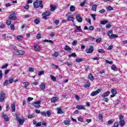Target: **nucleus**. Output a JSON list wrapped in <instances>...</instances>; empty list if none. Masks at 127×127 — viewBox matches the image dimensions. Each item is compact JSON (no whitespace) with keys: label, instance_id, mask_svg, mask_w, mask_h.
Returning <instances> with one entry per match:
<instances>
[{"label":"nucleus","instance_id":"obj_1","mask_svg":"<svg viewBox=\"0 0 127 127\" xmlns=\"http://www.w3.org/2000/svg\"><path fill=\"white\" fill-rule=\"evenodd\" d=\"M42 0L39 1L38 0H36V1L33 2L34 7L36 8H39V7L43 8V4H42Z\"/></svg>","mask_w":127,"mask_h":127},{"label":"nucleus","instance_id":"obj_2","mask_svg":"<svg viewBox=\"0 0 127 127\" xmlns=\"http://www.w3.org/2000/svg\"><path fill=\"white\" fill-rule=\"evenodd\" d=\"M16 119L17 120V121L18 123H19V125L20 126H22L23 125V123H24V118L23 117H22L20 118L17 115H16Z\"/></svg>","mask_w":127,"mask_h":127},{"label":"nucleus","instance_id":"obj_3","mask_svg":"<svg viewBox=\"0 0 127 127\" xmlns=\"http://www.w3.org/2000/svg\"><path fill=\"white\" fill-rule=\"evenodd\" d=\"M101 92H102V89H98L96 91L92 92L91 94V96H92V97H94V96H97V95H99V94H100Z\"/></svg>","mask_w":127,"mask_h":127},{"label":"nucleus","instance_id":"obj_4","mask_svg":"<svg viewBox=\"0 0 127 127\" xmlns=\"http://www.w3.org/2000/svg\"><path fill=\"white\" fill-rule=\"evenodd\" d=\"M93 52H94V47L92 45L89 46V48L85 50V52L86 53H88V54H92V53Z\"/></svg>","mask_w":127,"mask_h":127},{"label":"nucleus","instance_id":"obj_5","mask_svg":"<svg viewBox=\"0 0 127 127\" xmlns=\"http://www.w3.org/2000/svg\"><path fill=\"white\" fill-rule=\"evenodd\" d=\"M15 13L14 12H13L12 14H10L9 16V19H11L12 20H15V19H17V18L16 17V15H15Z\"/></svg>","mask_w":127,"mask_h":127},{"label":"nucleus","instance_id":"obj_6","mask_svg":"<svg viewBox=\"0 0 127 127\" xmlns=\"http://www.w3.org/2000/svg\"><path fill=\"white\" fill-rule=\"evenodd\" d=\"M111 93L112 95H111V98H114L118 94V91H117V89L113 88L111 89Z\"/></svg>","mask_w":127,"mask_h":127},{"label":"nucleus","instance_id":"obj_7","mask_svg":"<svg viewBox=\"0 0 127 127\" xmlns=\"http://www.w3.org/2000/svg\"><path fill=\"white\" fill-rule=\"evenodd\" d=\"M40 104H41V101L39 100L33 103L35 108H40Z\"/></svg>","mask_w":127,"mask_h":127},{"label":"nucleus","instance_id":"obj_8","mask_svg":"<svg viewBox=\"0 0 127 127\" xmlns=\"http://www.w3.org/2000/svg\"><path fill=\"white\" fill-rule=\"evenodd\" d=\"M4 99H5V94L1 93L0 94V103H3L4 102Z\"/></svg>","mask_w":127,"mask_h":127},{"label":"nucleus","instance_id":"obj_9","mask_svg":"<svg viewBox=\"0 0 127 127\" xmlns=\"http://www.w3.org/2000/svg\"><path fill=\"white\" fill-rule=\"evenodd\" d=\"M76 19H77L78 22H82L83 21V19L81 17V15L79 14H77L75 15Z\"/></svg>","mask_w":127,"mask_h":127},{"label":"nucleus","instance_id":"obj_10","mask_svg":"<svg viewBox=\"0 0 127 127\" xmlns=\"http://www.w3.org/2000/svg\"><path fill=\"white\" fill-rule=\"evenodd\" d=\"M25 53V52H24V51H21V50H18V51H16L15 52V54L17 55H20V56L23 55Z\"/></svg>","mask_w":127,"mask_h":127},{"label":"nucleus","instance_id":"obj_11","mask_svg":"<svg viewBox=\"0 0 127 127\" xmlns=\"http://www.w3.org/2000/svg\"><path fill=\"white\" fill-rule=\"evenodd\" d=\"M109 95H110V91H107L103 93V94L101 95V97H102V98H106L108 97Z\"/></svg>","mask_w":127,"mask_h":127},{"label":"nucleus","instance_id":"obj_12","mask_svg":"<svg viewBox=\"0 0 127 127\" xmlns=\"http://www.w3.org/2000/svg\"><path fill=\"white\" fill-rule=\"evenodd\" d=\"M11 108L12 110V112H13V113H15V103H12Z\"/></svg>","mask_w":127,"mask_h":127},{"label":"nucleus","instance_id":"obj_13","mask_svg":"<svg viewBox=\"0 0 127 127\" xmlns=\"http://www.w3.org/2000/svg\"><path fill=\"white\" fill-rule=\"evenodd\" d=\"M76 109H77V110H85V106L82 105H76Z\"/></svg>","mask_w":127,"mask_h":127},{"label":"nucleus","instance_id":"obj_14","mask_svg":"<svg viewBox=\"0 0 127 127\" xmlns=\"http://www.w3.org/2000/svg\"><path fill=\"white\" fill-rule=\"evenodd\" d=\"M59 99V98L58 97H53L51 100V103H55V102H57V101H58Z\"/></svg>","mask_w":127,"mask_h":127},{"label":"nucleus","instance_id":"obj_15","mask_svg":"<svg viewBox=\"0 0 127 127\" xmlns=\"http://www.w3.org/2000/svg\"><path fill=\"white\" fill-rule=\"evenodd\" d=\"M64 123L66 126L70 125V119H66L64 121Z\"/></svg>","mask_w":127,"mask_h":127},{"label":"nucleus","instance_id":"obj_16","mask_svg":"<svg viewBox=\"0 0 127 127\" xmlns=\"http://www.w3.org/2000/svg\"><path fill=\"white\" fill-rule=\"evenodd\" d=\"M119 125L122 127H124V126H125V125H126L125 120H120V121L119 122Z\"/></svg>","mask_w":127,"mask_h":127},{"label":"nucleus","instance_id":"obj_17","mask_svg":"<svg viewBox=\"0 0 127 127\" xmlns=\"http://www.w3.org/2000/svg\"><path fill=\"white\" fill-rule=\"evenodd\" d=\"M50 14H51V12L50 11H46L45 12H44L42 14V15H46V16H49V15H50Z\"/></svg>","mask_w":127,"mask_h":127},{"label":"nucleus","instance_id":"obj_18","mask_svg":"<svg viewBox=\"0 0 127 127\" xmlns=\"http://www.w3.org/2000/svg\"><path fill=\"white\" fill-rule=\"evenodd\" d=\"M17 40H18V41H22V40H23V37L20 35L17 36Z\"/></svg>","mask_w":127,"mask_h":127},{"label":"nucleus","instance_id":"obj_19","mask_svg":"<svg viewBox=\"0 0 127 127\" xmlns=\"http://www.w3.org/2000/svg\"><path fill=\"white\" fill-rule=\"evenodd\" d=\"M64 50L70 52V51H71V48H70V47H69L68 45H66L64 48Z\"/></svg>","mask_w":127,"mask_h":127},{"label":"nucleus","instance_id":"obj_20","mask_svg":"<svg viewBox=\"0 0 127 127\" xmlns=\"http://www.w3.org/2000/svg\"><path fill=\"white\" fill-rule=\"evenodd\" d=\"M67 21H72V22H74V18L73 17L68 16H67Z\"/></svg>","mask_w":127,"mask_h":127},{"label":"nucleus","instance_id":"obj_21","mask_svg":"<svg viewBox=\"0 0 127 127\" xmlns=\"http://www.w3.org/2000/svg\"><path fill=\"white\" fill-rule=\"evenodd\" d=\"M3 118L4 119L6 122H8L9 121V118L6 115H3Z\"/></svg>","mask_w":127,"mask_h":127},{"label":"nucleus","instance_id":"obj_22","mask_svg":"<svg viewBox=\"0 0 127 127\" xmlns=\"http://www.w3.org/2000/svg\"><path fill=\"white\" fill-rule=\"evenodd\" d=\"M43 42H45V43L48 42L49 43H52V44L54 43L53 41H52L51 40H47V39H45V40H43Z\"/></svg>","mask_w":127,"mask_h":127},{"label":"nucleus","instance_id":"obj_23","mask_svg":"<svg viewBox=\"0 0 127 127\" xmlns=\"http://www.w3.org/2000/svg\"><path fill=\"white\" fill-rule=\"evenodd\" d=\"M34 50H36V51H39L40 50V47L38 45H35L34 47Z\"/></svg>","mask_w":127,"mask_h":127},{"label":"nucleus","instance_id":"obj_24","mask_svg":"<svg viewBox=\"0 0 127 127\" xmlns=\"http://www.w3.org/2000/svg\"><path fill=\"white\" fill-rule=\"evenodd\" d=\"M117 37H118V35L112 34L109 38L110 39H114V38H117Z\"/></svg>","mask_w":127,"mask_h":127},{"label":"nucleus","instance_id":"obj_25","mask_svg":"<svg viewBox=\"0 0 127 127\" xmlns=\"http://www.w3.org/2000/svg\"><path fill=\"white\" fill-rule=\"evenodd\" d=\"M40 88L41 90H45V84L42 83L40 86Z\"/></svg>","mask_w":127,"mask_h":127},{"label":"nucleus","instance_id":"obj_26","mask_svg":"<svg viewBox=\"0 0 127 127\" xmlns=\"http://www.w3.org/2000/svg\"><path fill=\"white\" fill-rule=\"evenodd\" d=\"M75 9H76V7L74 5H71L70 7V11H75Z\"/></svg>","mask_w":127,"mask_h":127},{"label":"nucleus","instance_id":"obj_27","mask_svg":"<svg viewBox=\"0 0 127 127\" xmlns=\"http://www.w3.org/2000/svg\"><path fill=\"white\" fill-rule=\"evenodd\" d=\"M64 112L63 111H62V110L61 109V108H58V114H64Z\"/></svg>","mask_w":127,"mask_h":127},{"label":"nucleus","instance_id":"obj_28","mask_svg":"<svg viewBox=\"0 0 127 127\" xmlns=\"http://www.w3.org/2000/svg\"><path fill=\"white\" fill-rule=\"evenodd\" d=\"M55 9H56V7L54 5H51L50 9L51 11H54Z\"/></svg>","mask_w":127,"mask_h":127},{"label":"nucleus","instance_id":"obj_29","mask_svg":"<svg viewBox=\"0 0 127 127\" xmlns=\"http://www.w3.org/2000/svg\"><path fill=\"white\" fill-rule=\"evenodd\" d=\"M89 80H91V81H93V80H94V76H93L92 73L89 74Z\"/></svg>","mask_w":127,"mask_h":127},{"label":"nucleus","instance_id":"obj_30","mask_svg":"<svg viewBox=\"0 0 127 127\" xmlns=\"http://www.w3.org/2000/svg\"><path fill=\"white\" fill-rule=\"evenodd\" d=\"M97 5L96 4H94L92 5V9L94 11H96V9H97Z\"/></svg>","mask_w":127,"mask_h":127},{"label":"nucleus","instance_id":"obj_31","mask_svg":"<svg viewBox=\"0 0 127 127\" xmlns=\"http://www.w3.org/2000/svg\"><path fill=\"white\" fill-rule=\"evenodd\" d=\"M108 23V21L107 20H102L100 21V24L105 25Z\"/></svg>","mask_w":127,"mask_h":127},{"label":"nucleus","instance_id":"obj_32","mask_svg":"<svg viewBox=\"0 0 127 127\" xmlns=\"http://www.w3.org/2000/svg\"><path fill=\"white\" fill-rule=\"evenodd\" d=\"M75 27L77 30L78 31H82V29H81V26H78L77 25H75Z\"/></svg>","mask_w":127,"mask_h":127},{"label":"nucleus","instance_id":"obj_33","mask_svg":"<svg viewBox=\"0 0 127 127\" xmlns=\"http://www.w3.org/2000/svg\"><path fill=\"white\" fill-rule=\"evenodd\" d=\"M112 34H113V31L112 30H110V31H108V33H107V35H108L109 38Z\"/></svg>","mask_w":127,"mask_h":127},{"label":"nucleus","instance_id":"obj_34","mask_svg":"<svg viewBox=\"0 0 127 127\" xmlns=\"http://www.w3.org/2000/svg\"><path fill=\"white\" fill-rule=\"evenodd\" d=\"M51 80H52V81H53L54 82H56V78L54 75H51Z\"/></svg>","mask_w":127,"mask_h":127},{"label":"nucleus","instance_id":"obj_35","mask_svg":"<svg viewBox=\"0 0 127 127\" xmlns=\"http://www.w3.org/2000/svg\"><path fill=\"white\" fill-rule=\"evenodd\" d=\"M34 22L35 24H38L40 22V20H39V19H36L34 20Z\"/></svg>","mask_w":127,"mask_h":127},{"label":"nucleus","instance_id":"obj_36","mask_svg":"<svg viewBox=\"0 0 127 127\" xmlns=\"http://www.w3.org/2000/svg\"><path fill=\"white\" fill-rule=\"evenodd\" d=\"M6 24H7V25H10V24H11V20H7L6 21Z\"/></svg>","mask_w":127,"mask_h":127},{"label":"nucleus","instance_id":"obj_37","mask_svg":"<svg viewBox=\"0 0 127 127\" xmlns=\"http://www.w3.org/2000/svg\"><path fill=\"white\" fill-rule=\"evenodd\" d=\"M11 30H12V31H14V29H15V28L14 27V25L12 24L10 26Z\"/></svg>","mask_w":127,"mask_h":127},{"label":"nucleus","instance_id":"obj_38","mask_svg":"<svg viewBox=\"0 0 127 127\" xmlns=\"http://www.w3.org/2000/svg\"><path fill=\"white\" fill-rule=\"evenodd\" d=\"M8 81L9 83H10V84L13 83V78H12V77L9 78V80Z\"/></svg>","mask_w":127,"mask_h":127},{"label":"nucleus","instance_id":"obj_39","mask_svg":"<svg viewBox=\"0 0 127 127\" xmlns=\"http://www.w3.org/2000/svg\"><path fill=\"white\" fill-rule=\"evenodd\" d=\"M112 26V24L109 23L106 25V28L107 29H109V28H111V27Z\"/></svg>","mask_w":127,"mask_h":127},{"label":"nucleus","instance_id":"obj_40","mask_svg":"<svg viewBox=\"0 0 127 127\" xmlns=\"http://www.w3.org/2000/svg\"><path fill=\"white\" fill-rule=\"evenodd\" d=\"M77 55L75 53H72L71 55H69V57H76Z\"/></svg>","mask_w":127,"mask_h":127},{"label":"nucleus","instance_id":"obj_41","mask_svg":"<svg viewBox=\"0 0 127 127\" xmlns=\"http://www.w3.org/2000/svg\"><path fill=\"white\" fill-rule=\"evenodd\" d=\"M82 61H83V59H76L75 60V62H76L77 63L82 62Z\"/></svg>","mask_w":127,"mask_h":127},{"label":"nucleus","instance_id":"obj_42","mask_svg":"<svg viewBox=\"0 0 127 127\" xmlns=\"http://www.w3.org/2000/svg\"><path fill=\"white\" fill-rule=\"evenodd\" d=\"M99 121H101V122H103V115H102V114L99 115Z\"/></svg>","mask_w":127,"mask_h":127},{"label":"nucleus","instance_id":"obj_43","mask_svg":"<svg viewBox=\"0 0 127 127\" xmlns=\"http://www.w3.org/2000/svg\"><path fill=\"white\" fill-rule=\"evenodd\" d=\"M91 16L93 19V20H96V14H91Z\"/></svg>","mask_w":127,"mask_h":127},{"label":"nucleus","instance_id":"obj_44","mask_svg":"<svg viewBox=\"0 0 127 127\" xmlns=\"http://www.w3.org/2000/svg\"><path fill=\"white\" fill-rule=\"evenodd\" d=\"M7 66H8V64H5V65L1 66V69H6L7 68Z\"/></svg>","mask_w":127,"mask_h":127},{"label":"nucleus","instance_id":"obj_45","mask_svg":"<svg viewBox=\"0 0 127 127\" xmlns=\"http://www.w3.org/2000/svg\"><path fill=\"white\" fill-rule=\"evenodd\" d=\"M103 101H104V102H106V103H108L109 102V99L108 98L106 97H103Z\"/></svg>","mask_w":127,"mask_h":127},{"label":"nucleus","instance_id":"obj_46","mask_svg":"<svg viewBox=\"0 0 127 127\" xmlns=\"http://www.w3.org/2000/svg\"><path fill=\"white\" fill-rule=\"evenodd\" d=\"M105 12H106V10H105V9H102L101 10H99V13H105Z\"/></svg>","mask_w":127,"mask_h":127},{"label":"nucleus","instance_id":"obj_47","mask_svg":"<svg viewBox=\"0 0 127 127\" xmlns=\"http://www.w3.org/2000/svg\"><path fill=\"white\" fill-rule=\"evenodd\" d=\"M114 10V8L110 6H109L108 7H107V11H109L110 10Z\"/></svg>","mask_w":127,"mask_h":127},{"label":"nucleus","instance_id":"obj_48","mask_svg":"<svg viewBox=\"0 0 127 127\" xmlns=\"http://www.w3.org/2000/svg\"><path fill=\"white\" fill-rule=\"evenodd\" d=\"M78 121L79 122H81V123H83V122H84V120H83V118H82V117H78Z\"/></svg>","mask_w":127,"mask_h":127},{"label":"nucleus","instance_id":"obj_49","mask_svg":"<svg viewBox=\"0 0 127 127\" xmlns=\"http://www.w3.org/2000/svg\"><path fill=\"white\" fill-rule=\"evenodd\" d=\"M46 114L48 117H50V116H51V112L50 111H48L47 112H46Z\"/></svg>","mask_w":127,"mask_h":127},{"label":"nucleus","instance_id":"obj_50","mask_svg":"<svg viewBox=\"0 0 127 127\" xmlns=\"http://www.w3.org/2000/svg\"><path fill=\"white\" fill-rule=\"evenodd\" d=\"M38 74L39 76H42V75H43V74H44V71L43 70L40 71Z\"/></svg>","mask_w":127,"mask_h":127},{"label":"nucleus","instance_id":"obj_51","mask_svg":"<svg viewBox=\"0 0 127 127\" xmlns=\"http://www.w3.org/2000/svg\"><path fill=\"white\" fill-rule=\"evenodd\" d=\"M8 84V80H6L3 83V86H7Z\"/></svg>","mask_w":127,"mask_h":127},{"label":"nucleus","instance_id":"obj_52","mask_svg":"<svg viewBox=\"0 0 127 127\" xmlns=\"http://www.w3.org/2000/svg\"><path fill=\"white\" fill-rule=\"evenodd\" d=\"M65 65L66 66H68L69 67H70V66H72V63L66 62L65 63Z\"/></svg>","mask_w":127,"mask_h":127},{"label":"nucleus","instance_id":"obj_53","mask_svg":"<svg viewBox=\"0 0 127 127\" xmlns=\"http://www.w3.org/2000/svg\"><path fill=\"white\" fill-rule=\"evenodd\" d=\"M98 52H99V53H105V51L103 49H99L98 50Z\"/></svg>","mask_w":127,"mask_h":127},{"label":"nucleus","instance_id":"obj_54","mask_svg":"<svg viewBox=\"0 0 127 127\" xmlns=\"http://www.w3.org/2000/svg\"><path fill=\"white\" fill-rule=\"evenodd\" d=\"M101 41L102 39H101V38H97L96 40V41L97 42V43H100V42H101Z\"/></svg>","mask_w":127,"mask_h":127},{"label":"nucleus","instance_id":"obj_55","mask_svg":"<svg viewBox=\"0 0 127 127\" xmlns=\"http://www.w3.org/2000/svg\"><path fill=\"white\" fill-rule=\"evenodd\" d=\"M30 15H25L23 16V18H29L30 17Z\"/></svg>","mask_w":127,"mask_h":127},{"label":"nucleus","instance_id":"obj_56","mask_svg":"<svg viewBox=\"0 0 127 127\" xmlns=\"http://www.w3.org/2000/svg\"><path fill=\"white\" fill-rule=\"evenodd\" d=\"M85 3H86V0L80 3V6L83 7L85 5Z\"/></svg>","mask_w":127,"mask_h":127},{"label":"nucleus","instance_id":"obj_57","mask_svg":"<svg viewBox=\"0 0 127 127\" xmlns=\"http://www.w3.org/2000/svg\"><path fill=\"white\" fill-rule=\"evenodd\" d=\"M41 114L42 116H43V117H46V112H41Z\"/></svg>","mask_w":127,"mask_h":127},{"label":"nucleus","instance_id":"obj_58","mask_svg":"<svg viewBox=\"0 0 127 127\" xmlns=\"http://www.w3.org/2000/svg\"><path fill=\"white\" fill-rule=\"evenodd\" d=\"M119 120L120 121H124V116L123 115H120L119 116Z\"/></svg>","mask_w":127,"mask_h":127},{"label":"nucleus","instance_id":"obj_59","mask_svg":"<svg viewBox=\"0 0 127 127\" xmlns=\"http://www.w3.org/2000/svg\"><path fill=\"white\" fill-rule=\"evenodd\" d=\"M111 69H112V70H116V69H117V66H116L115 65H113L111 67Z\"/></svg>","mask_w":127,"mask_h":127},{"label":"nucleus","instance_id":"obj_60","mask_svg":"<svg viewBox=\"0 0 127 127\" xmlns=\"http://www.w3.org/2000/svg\"><path fill=\"white\" fill-rule=\"evenodd\" d=\"M74 98H75V99L77 100V101H79V100H80V97L77 95H75Z\"/></svg>","mask_w":127,"mask_h":127},{"label":"nucleus","instance_id":"obj_61","mask_svg":"<svg viewBox=\"0 0 127 127\" xmlns=\"http://www.w3.org/2000/svg\"><path fill=\"white\" fill-rule=\"evenodd\" d=\"M36 127H41V123L39 122V123H37V124H36Z\"/></svg>","mask_w":127,"mask_h":127},{"label":"nucleus","instance_id":"obj_62","mask_svg":"<svg viewBox=\"0 0 127 127\" xmlns=\"http://www.w3.org/2000/svg\"><path fill=\"white\" fill-rule=\"evenodd\" d=\"M54 23H55V24L56 25H58V24H59V20H55Z\"/></svg>","mask_w":127,"mask_h":127},{"label":"nucleus","instance_id":"obj_63","mask_svg":"<svg viewBox=\"0 0 127 127\" xmlns=\"http://www.w3.org/2000/svg\"><path fill=\"white\" fill-rule=\"evenodd\" d=\"M85 88H89V87H90V83H87V84H86L84 85Z\"/></svg>","mask_w":127,"mask_h":127},{"label":"nucleus","instance_id":"obj_64","mask_svg":"<svg viewBox=\"0 0 127 127\" xmlns=\"http://www.w3.org/2000/svg\"><path fill=\"white\" fill-rule=\"evenodd\" d=\"M114 127H119V123L116 122L114 125Z\"/></svg>","mask_w":127,"mask_h":127}]
</instances>
